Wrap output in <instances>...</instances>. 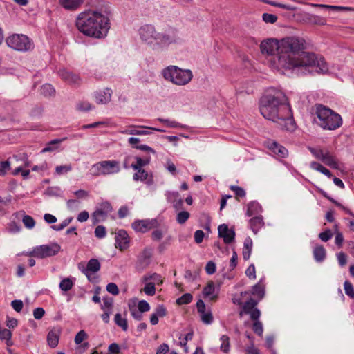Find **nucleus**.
<instances>
[{
    "label": "nucleus",
    "instance_id": "57",
    "mask_svg": "<svg viewBox=\"0 0 354 354\" xmlns=\"http://www.w3.org/2000/svg\"><path fill=\"white\" fill-rule=\"evenodd\" d=\"M10 169V162L8 160L0 162V176H3Z\"/></svg>",
    "mask_w": 354,
    "mask_h": 354
},
{
    "label": "nucleus",
    "instance_id": "46",
    "mask_svg": "<svg viewBox=\"0 0 354 354\" xmlns=\"http://www.w3.org/2000/svg\"><path fill=\"white\" fill-rule=\"evenodd\" d=\"M73 219V217H68L62 221L59 224L53 225L51 227L55 231H61L67 227L72 222Z\"/></svg>",
    "mask_w": 354,
    "mask_h": 354
},
{
    "label": "nucleus",
    "instance_id": "49",
    "mask_svg": "<svg viewBox=\"0 0 354 354\" xmlns=\"http://www.w3.org/2000/svg\"><path fill=\"white\" fill-rule=\"evenodd\" d=\"M155 230L151 234V238L153 241H160L164 234L166 232V229L154 228Z\"/></svg>",
    "mask_w": 354,
    "mask_h": 354
},
{
    "label": "nucleus",
    "instance_id": "21",
    "mask_svg": "<svg viewBox=\"0 0 354 354\" xmlns=\"http://www.w3.org/2000/svg\"><path fill=\"white\" fill-rule=\"evenodd\" d=\"M220 292V285L215 287L213 281H209L203 288V293L205 297L210 300H215L218 298Z\"/></svg>",
    "mask_w": 354,
    "mask_h": 354
},
{
    "label": "nucleus",
    "instance_id": "31",
    "mask_svg": "<svg viewBox=\"0 0 354 354\" xmlns=\"http://www.w3.org/2000/svg\"><path fill=\"white\" fill-rule=\"evenodd\" d=\"M115 324L120 327L123 331L128 330V323L126 317H122L120 313H116L114 316Z\"/></svg>",
    "mask_w": 354,
    "mask_h": 354
},
{
    "label": "nucleus",
    "instance_id": "9",
    "mask_svg": "<svg viewBox=\"0 0 354 354\" xmlns=\"http://www.w3.org/2000/svg\"><path fill=\"white\" fill-rule=\"evenodd\" d=\"M7 45L17 51L26 52L32 48L30 39L22 34H14L6 39Z\"/></svg>",
    "mask_w": 354,
    "mask_h": 354
},
{
    "label": "nucleus",
    "instance_id": "45",
    "mask_svg": "<svg viewBox=\"0 0 354 354\" xmlns=\"http://www.w3.org/2000/svg\"><path fill=\"white\" fill-rule=\"evenodd\" d=\"M145 286L144 287V292L149 296H153L156 293V288L154 283H151L150 281L145 282Z\"/></svg>",
    "mask_w": 354,
    "mask_h": 354
},
{
    "label": "nucleus",
    "instance_id": "55",
    "mask_svg": "<svg viewBox=\"0 0 354 354\" xmlns=\"http://www.w3.org/2000/svg\"><path fill=\"white\" fill-rule=\"evenodd\" d=\"M48 169V163L44 161L40 165H35L32 167V171L43 174Z\"/></svg>",
    "mask_w": 354,
    "mask_h": 354
},
{
    "label": "nucleus",
    "instance_id": "62",
    "mask_svg": "<svg viewBox=\"0 0 354 354\" xmlns=\"http://www.w3.org/2000/svg\"><path fill=\"white\" fill-rule=\"evenodd\" d=\"M333 237V232L330 230H326V231L321 232L319 234V238L324 242L328 241Z\"/></svg>",
    "mask_w": 354,
    "mask_h": 354
},
{
    "label": "nucleus",
    "instance_id": "47",
    "mask_svg": "<svg viewBox=\"0 0 354 354\" xmlns=\"http://www.w3.org/2000/svg\"><path fill=\"white\" fill-rule=\"evenodd\" d=\"M193 297L190 293H185L176 299L178 305L188 304L192 301Z\"/></svg>",
    "mask_w": 354,
    "mask_h": 354
},
{
    "label": "nucleus",
    "instance_id": "40",
    "mask_svg": "<svg viewBox=\"0 0 354 354\" xmlns=\"http://www.w3.org/2000/svg\"><path fill=\"white\" fill-rule=\"evenodd\" d=\"M11 337H12L11 331L8 329L3 328L0 326V339L6 340L7 345L11 346L12 345Z\"/></svg>",
    "mask_w": 354,
    "mask_h": 354
},
{
    "label": "nucleus",
    "instance_id": "34",
    "mask_svg": "<svg viewBox=\"0 0 354 354\" xmlns=\"http://www.w3.org/2000/svg\"><path fill=\"white\" fill-rule=\"evenodd\" d=\"M252 241L251 239L247 238L244 241V245L243 248V257L245 260H248L252 252Z\"/></svg>",
    "mask_w": 354,
    "mask_h": 354
},
{
    "label": "nucleus",
    "instance_id": "19",
    "mask_svg": "<svg viewBox=\"0 0 354 354\" xmlns=\"http://www.w3.org/2000/svg\"><path fill=\"white\" fill-rule=\"evenodd\" d=\"M129 245V239L128 234L124 230H119L115 234V247L120 250L128 248Z\"/></svg>",
    "mask_w": 354,
    "mask_h": 354
},
{
    "label": "nucleus",
    "instance_id": "22",
    "mask_svg": "<svg viewBox=\"0 0 354 354\" xmlns=\"http://www.w3.org/2000/svg\"><path fill=\"white\" fill-rule=\"evenodd\" d=\"M165 195L167 201L172 203L175 209H178L182 207L183 201L180 198L178 192L167 191Z\"/></svg>",
    "mask_w": 354,
    "mask_h": 354
},
{
    "label": "nucleus",
    "instance_id": "24",
    "mask_svg": "<svg viewBox=\"0 0 354 354\" xmlns=\"http://www.w3.org/2000/svg\"><path fill=\"white\" fill-rule=\"evenodd\" d=\"M85 0H59L60 5L67 10H76L81 7Z\"/></svg>",
    "mask_w": 354,
    "mask_h": 354
},
{
    "label": "nucleus",
    "instance_id": "53",
    "mask_svg": "<svg viewBox=\"0 0 354 354\" xmlns=\"http://www.w3.org/2000/svg\"><path fill=\"white\" fill-rule=\"evenodd\" d=\"M129 308L131 313V316L136 320H141L142 318V312L136 308L135 306L129 305Z\"/></svg>",
    "mask_w": 354,
    "mask_h": 354
},
{
    "label": "nucleus",
    "instance_id": "41",
    "mask_svg": "<svg viewBox=\"0 0 354 354\" xmlns=\"http://www.w3.org/2000/svg\"><path fill=\"white\" fill-rule=\"evenodd\" d=\"M310 5L314 8H326V9H328V10H334V11H342V10H346L349 9L347 7L330 6V5H326V4L310 3Z\"/></svg>",
    "mask_w": 354,
    "mask_h": 354
},
{
    "label": "nucleus",
    "instance_id": "32",
    "mask_svg": "<svg viewBox=\"0 0 354 354\" xmlns=\"http://www.w3.org/2000/svg\"><path fill=\"white\" fill-rule=\"evenodd\" d=\"M142 281H150L151 283H154L155 285L160 284L162 282L161 277L157 273L145 274L142 277Z\"/></svg>",
    "mask_w": 354,
    "mask_h": 354
},
{
    "label": "nucleus",
    "instance_id": "1",
    "mask_svg": "<svg viewBox=\"0 0 354 354\" xmlns=\"http://www.w3.org/2000/svg\"><path fill=\"white\" fill-rule=\"evenodd\" d=\"M304 48L302 39L289 37L281 39V55L278 56L279 64L297 75L312 73L313 68L318 73H326L328 66L324 57L304 51Z\"/></svg>",
    "mask_w": 354,
    "mask_h": 354
},
{
    "label": "nucleus",
    "instance_id": "60",
    "mask_svg": "<svg viewBox=\"0 0 354 354\" xmlns=\"http://www.w3.org/2000/svg\"><path fill=\"white\" fill-rule=\"evenodd\" d=\"M66 205L71 210H77L80 207V202L75 199H69L66 201Z\"/></svg>",
    "mask_w": 354,
    "mask_h": 354
},
{
    "label": "nucleus",
    "instance_id": "7",
    "mask_svg": "<svg viewBox=\"0 0 354 354\" xmlns=\"http://www.w3.org/2000/svg\"><path fill=\"white\" fill-rule=\"evenodd\" d=\"M120 163L118 160H102L92 165L91 172L93 176H109L120 171Z\"/></svg>",
    "mask_w": 354,
    "mask_h": 354
},
{
    "label": "nucleus",
    "instance_id": "5",
    "mask_svg": "<svg viewBox=\"0 0 354 354\" xmlns=\"http://www.w3.org/2000/svg\"><path fill=\"white\" fill-rule=\"evenodd\" d=\"M161 75L167 82L176 86H185L193 79V73L189 69H183L177 66L170 65L161 71Z\"/></svg>",
    "mask_w": 354,
    "mask_h": 354
},
{
    "label": "nucleus",
    "instance_id": "48",
    "mask_svg": "<svg viewBox=\"0 0 354 354\" xmlns=\"http://www.w3.org/2000/svg\"><path fill=\"white\" fill-rule=\"evenodd\" d=\"M72 167L71 165H64L57 166L55 168V174L57 176L65 174L71 171Z\"/></svg>",
    "mask_w": 354,
    "mask_h": 354
},
{
    "label": "nucleus",
    "instance_id": "28",
    "mask_svg": "<svg viewBox=\"0 0 354 354\" xmlns=\"http://www.w3.org/2000/svg\"><path fill=\"white\" fill-rule=\"evenodd\" d=\"M263 209L260 205L256 201H252L248 205L246 215L248 216H252L261 213Z\"/></svg>",
    "mask_w": 354,
    "mask_h": 354
},
{
    "label": "nucleus",
    "instance_id": "43",
    "mask_svg": "<svg viewBox=\"0 0 354 354\" xmlns=\"http://www.w3.org/2000/svg\"><path fill=\"white\" fill-rule=\"evenodd\" d=\"M22 223L24 226L29 230L32 229L35 226V221L29 215L24 214L22 217Z\"/></svg>",
    "mask_w": 354,
    "mask_h": 354
},
{
    "label": "nucleus",
    "instance_id": "6",
    "mask_svg": "<svg viewBox=\"0 0 354 354\" xmlns=\"http://www.w3.org/2000/svg\"><path fill=\"white\" fill-rule=\"evenodd\" d=\"M316 115L319 126L324 129L335 130L342 124L341 115L324 105L316 106Z\"/></svg>",
    "mask_w": 354,
    "mask_h": 354
},
{
    "label": "nucleus",
    "instance_id": "30",
    "mask_svg": "<svg viewBox=\"0 0 354 354\" xmlns=\"http://www.w3.org/2000/svg\"><path fill=\"white\" fill-rule=\"evenodd\" d=\"M75 279L73 277L64 278L59 284V288L62 291L67 292L72 289L75 285Z\"/></svg>",
    "mask_w": 354,
    "mask_h": 354
},
{
    "label": "nucleus",
    "instance_id": "10",
    "mask_svg": "<svg viewBox=\"0 0 354 354\" xmlns=\"http://www.w3.org/2000/svg\"><path fill=\"white\" fill-rule=\"evenodd\" d=\"M308 149L317 159L321 160L325 165L332 168H338V162L336 158L328 150L313 147H309Z\"/></svg>",
    "mask_w": 354,
    "mask_h": 354
},
{
    "label": "nucleus",
    "instance_id": "11",
    "mask_svg": "<svg viewBox=\"0 0 354 354\" xmlns=\"http://www.w3.org/2000/svg\"><path fill=\"white\" fill-rule=\"evenodd\" d=\"M267 149L269 154L277 160L286 158L289 155L288 150L276 140H267Z\"/></svg>",
    "mask_w": 354,
    "mask_h": 354
},
{
    "label": "nucleus",
    "instance_id": "50",
    "mask_svg": "<svg viewBox=\"0 0 354 354\" xmlns=\"http://www.w3.org/2000/svg\"><path fill=\"white\" fill-rule=\"evenodd\" d=\"M190 214L187 211H181L176 216V221L179 224H184L189 218Z\"/></svg>",
    "mask_w": 354,
    "mask_h": 354
},
{
    "label": "nucleus",
    "instance_id": "39",
    "mask_svg": "<svg viewBox=\"0 0 354 354\" xmlns=\"http://www.w3.org/2000/svg\"><path fill=\"white\" fill-rule=\"evenodd\" d=\"M220 341L221 342L220 350L223 353H227L230 350V337L227 335H221Z\"/></svg>",
    "mask_w": 354,
    "mask_h": 354
},
{
    "label": "nucleus",
    "instance_id": "56",
    "mask_svg": "<svg viewBox=\"0 0 354 354\" xmlns=\"http://www.w3.org/2000/svg\"><path fill=\"white\" fill-rule=\"evenodd\" d=\"M88 337V335L86 334V333L84 330H82L80 331H79L75 337V339H74V341H75V343L77 345L80 344L84 340H85L86 339H87Z\"/></svg>",
    "mask_w": 354,
    "mask_h": 354
},
{
    "label": "nucleus",
    "instance_id": "37",
    "mask_svg": "<svg viewBox=\"0 0 354 354\" xmlns=\"http://www.w3.org/2000/svg\"><path fill=\"white\" fill-rule=\"evenodd\" d=\"M252 294L259 299H262L263 297L264 286L261 284V280L252 287Z\"/></svg>",
    "mask_w": 354,
    "mask_h": 354
},
{
    "label": "nucleus",
    "instance_id": "33",
    "mask_svg": "<svg viewBox=\"0 0 354 354\" xmlns=\"http://www.w3.org/2000/svg\"><path fill=\"white\" fill-rule=\"evenodd\" d=\"M158 121L165 124L167 127L170 128H180V129H186L187 126L185 124H182L180 123L177 122L174 120H170L169 119H165L162 118H158L157 119Z\"/></svg>",
    "mask_w": 354,
    "mask_h": 354
},
{
    "label": "nucleus",
    "instance_id": "63",
    "mask_svg": "<svg viewBox=\"0 0 354 354\" xmlns=\"http://www.w3.org/2000/svg\"><path fill=\"white\" fill-rule=\"evenodd\" d=\"M138 309L142 313L148 312L150 310V306L147 301L141 300L138 302Z\"/></svg>",
    "mask_w": 354,
    "mask_h": 354
},
{
    "label": "nucleus",
    "instance_id": "25",
    "mask_svg": "<svg viewBox=\"0 0 354 354\" xmlns=\"http://www.w3.org/2000/svg\"><path fill=\"white\" fill-rule=\"evenodd\" d=\"M60 330L57 328H53L50 330L47 335V342L48 345L51 348H55L59 339Z\"/></svg>",
    "mask_w": 354,
    "mask_h": 354
},
{
    "label": "nucleus",
    "instance_id": "27",
    "mask_svg": "<svg viewBox=\"0 0 354 354\" xmlns=\"http://www.w3.org/2000/svg\"><path fill=\"white\" fill-rule=\"evenodd\" d=\"M250 225L253 232L257 234L264 225L263 216H254L250 220Z\"/></svg>",
    "mask_w": 354,
    "mask_h": 354
},
{
    "label": "nucleus",
    "instance_id": "54",
    "mask_svg": "<svg viewBox=\"0 0 354 354\" xmlns=\"http://www.w3.org/2000/svg\"><path fill=\"white\" fill-rule=\"evenodd\" d=\"M344 288L347 296L352 299L354 298V288L350 281H346L344 282Z\"/></svg>",
    "mask_w": 354,
    "mask_h": 354
},
{
    "label": "nucleus",
    "instance_id": "64",
    "mask_svg": "<svg viewBox=\"0 0 354 354\" xmlns=\"http://www.w3.org/2000/svg\"><path fill=\"white\" fill-rule=\"evenodd\" d=\"M11 306L16 312L19 313L21 311V310L23 308L24 304L21 300L15 299V300L12 301Z\"/></svg>",
    "mask_w": 354,
    "mask_h": 354
},
{
    "label": "nucleus",
    "instance_id": "12",
    "mask_svg": "<svg viewBox=\"0 0 354 354\" xmlns=\"http://www.w3.org/2000/svg\"><path fill=\"white\" fill-rule=\"evenodd\" d=\"M160 223L157 218L137 220L132 223V228L137 232L145 233L151 229L157 228Z\"/></svg>",
    "mask_w": 354,
    "mask_h": 354
},
{
    "label": "nucleus",
    "instance_id": "59",
    "mask_svg": "<svg viewBox=\"0 0 354 354\" xmlns=\"http://www.w3.org/2000/svg\"><path fill=\"white\" fill-rule=\"evenodd\" d=\"M230 188L234 192L237 197H245V192L243 188L236 185H231Z\"/></svg>",
    "mask_w": 354,
    "mask_h": 354
},
{
    "label": "nucleus",
    "instance_id": "16",
    "mask_svg": "<svg viewBox=\"0 0 354 354\" xmlns=\"http://www.w3.org/2000/svg\"><path fill=\"white\" fill-rule=\"evenodd\" d=\"M196 308L200 314L202 322L205 324H210L213 322V316L210 310H206L204 301L201 299L198 300Z\"/></svg>",
    "mask_w": 354,
    "mask_h": 354
},
{
    "label": "nucleus",
    "instance_id": "52",
    "mask_svg": "<svg viewBox=\"0 0 354 354\" xmlns=\"http://www.w3.org/2000/svg\"><path fill=\"white\" fill-rule=\"evenodd\" d=\"M65 138H64L63 140H59V139H55L52 141H50L47 145L46 147H45L42 150H41V153H46V152H48V151H54L55 149H56V147H55V145L56 144H58V143H60L62 142V140H64Z\"/></svg>",
    "mask_w": 354,
    "mask_h": 354
},
{
    "label": "nucleus",
    "instance_id": "26",
    "mask_svg": "<svg viewBox=\"0 0 354 354\" xmlns=\"http://www.w3.org/2000/svg\"><path fill=\"white\" fill-rule=\"evenodd\" d=\"M275 52L281 55V41L274 39H267V55H273Z\"/></svg>",
    "mask_w": 354,
    "mask_h": 354
},
{
    "label": "nucleus",
    "instance_id": "35",
    "mask_svg": "<svg viewBox=\"0 0 354 354\" xmlns=\"http://www.w3.org/2000/svg\"><path fill=\"white\" fill-rule=\"evenodd\" d=\"M136 163L131 165V168L134 170L142 169V167L148 165L150 162L151 158L146 157L145 158H141L140 157H136Z\"/></svg>",
    "mask_w": 354,
    "mask_h": 354
},
{
    "label": "nucleus",
    "instance_id": "14",
    "mask_svg": "<svg viewBox=\"0 0 354 354\" xmlns=\"http://www.w3.org/2000/svg\"><path fill=\"white\" fill-rule=\"evenodd\" d=\"M112 207L109 202L105 201L100 203L99 207L92 214L91 218L93 223L97 224L104 221L107 215L112 212Z\"/></svg>",
    "mask_w": 354,
    "mask_h": 354
},
{
    "label": "nucleus",
    "instance_id": "38",
    "mask_svg": "<svg viewBox=\"0 0 354 354\" xmlns=\"http://www.w3.org/2000/svg\"><path fill=\"white\" fill-rule=\"evenodd\" d=\"M113 299L109 297H104L102 298V304H101V309L103 311H113Z\"/></svg>",
    "mask_w": 354,
    "mask_h": 354
},
{
    "label": "nucleus",
    "instance_id": "61",
    "mask_svg": "<svg viewBox=\"0 0 354 354\" xmlns=\"http://www.w3.org/2000/svg\"><path fill=\"white\" fill-rule=\"evenodd\" d=\"M106 290L113 295H118L119 294V290L117 285L115 283H109L106 285Z\"/></svg>",
    "mask_w": 354,
    "mask_h": 354
},
{
    "label": "nucleus",
    "instance_id": "23",
    "mask_svg": "<svg viewBox=\"0 0 354 354\" xmlns=\"http://www.w3.org/2000/svg\"><path fill=\"white\" fill-rule=\"evenodd\" d=\"M58 75L64 81L68 84H75L80 82V77L78 75L73 74L64 68L60 69L58 71Z\"/></svg>",
    "mask_w": 354,
    "mask_h": 354
},
{
    "label": "nucleus",
    "instance_id": "29",
    "mask_svg": "<svg viewBox=\"0 0 354 354\" xmlns=\"http://www.w3.org/2000/svg\"><path fill=\"white\" fill-rule=\"evenodd\" d=\"M313 257L317 262H322L326 258L325 248L322 245H316L313 249Z\"/></svg>",
    "mask_w": 354,
    "mask_h": 354
},
{
    "label": "nucleus",
    "instance_id": "8",
    "mask_svg": "<svg viewBox=\"0 0 354 354\" xmlns=\"http://www.w3.org/2000/svg\"><path fill=\"white\" fill-rule=\"evenodd\" d=\"M60 250L61 246L57 243L53 242L34 247L24 254L37 259H45L55 256Z\"/></svg>",
    "mask_w": 354,
    "mask_h": 354
},
{
    "label": "nucleus",
    "instance_id": "44",
    "mask_svg": "<svg viewBox=\"0 0 354 354\" xmlns=\"http://www.w3.org/2000/svg\"><path fill=\"white\" fill-rule=\"evenodd\" d=\"M308 20L311 24L315 25L324 26L326 24V20L317 15H310Z\"/></svg>",
    "mask_w": 354,
    "mask_h": 354
},
{
    "label": "nucleus",
    "instance_id": "2",
    "mask_svg": "<svg viewBox=\"0 0 354 354\" xmlns=\"http://www.w3.org/2000/svg\"><path fill=\"white\" fill-rule=\"evenodd\" d=\"M267 120L277 124L283 131L293 132L297 129L287 97L281 91L274 87L267 88Z\"/></svg>",
    "mask_w": 354,
    "mask_h": 354
},
{
    "label": "nucleus",
    "instance_id": "20",
    "mask_svg": "<svg viewBox=\"0 0 354 354\" xmlns=\"http://www.w3.org/2000/svg\"><path fill=\"white\" fill-rule=\"evenodd\" d=\"M112 91L109 88H106L102 91H97L94 93V98L97 104H106L111 100Z\"/></svg>",
    "mask_w": 354,
    "mask_h": 354
},
{
    "label": "nucleus",
    "instance_id": "36",
    "mask_svg": "<svg viewBox=\"0 0 354 354\" xmlns=\"http://www.w3.org/2000/svg\"><path fill=\"white\" fill-rule=\"evenodd\" d=\"M257 303L253 299H250L247 301L243 306V310L241 311L240 315L249 314L252 311L253 309L255 308Z\"/></svg>",
    "mask_w": 354,
    "mask_h": 354
},
{
    "label": "nucleus",
    "instance_id": "18",
    "mask_svg": "<svg viewBox=\"0 0 354 354\" xmlns=\"http://www.w3.org/2000/svg\"><path fill=\"white\" fill-rule=\"evenodd\" d=\"M218 231L219 237L222 238L225 243H230L234 241L235 232L232 229L228 228L227 225H220Z\"/></svg>",
    "mask_w": 354,
    "mask_h": 354
},
{
    "label": "nucleus",
    "instance_id": "51",
    "mask_svg": "<svg viewBox=\"0 0 354 354\" xmlns=\"http://www.w3.org/2000/svg\"><path fill=\"white\" fill-rule=\"evenodd\" d=\"M55 91L53 86L49 84H45L41 88V93L45 96H50L54 94Z\"/></svg>",
    "mask_w": 354,
    "mask_h": 354
},
{
    "label": "nucleus",
    "instance_id": "42",
    "mask_svg": "<svg viewBox=\"0 0 354 354\" xmlns=\"http://www.w3.org/2000/svg\"><path fill=\"white\" fill-rule=\"evenodd\" d=\"M92 104L86 100H82L77 103L76 109L80 111H88L93 109Z\"/></svg>",
    "mask_w": 354,
    "mask_h": 354
},
{
    "label": "nucleus",
    "instance_id": "3",
    "mask_svg": "<svg viewBox=\"0 0 354 354\" xmlns=\"http://www.w3.org/2000/svg\"><path fill=\"white\" fill-rule=\"evenodd\" d=\"M75 26L86 37L104 39L110 29L109 12L104 6L86 9L77 15Z\"/></svg>",
    "mask_w": 354,
    "mask_h": 354
},
{
    "label": "nucleus",
    "instance_id": "13",
    "mask_svg": "<svg viewBox=\"0 0 354 354\" xmlns=\"http://www.w3.org/2000/svg\"><path fill=\"white\" fill-rule=\"evenodd\" d=\"M148 129L158 132H165V130L156 127L137 125H130L126 129L121 130L120 132L125 135L147 136L151 134Z\"/></svg>",
    "mask_w": 354,
    "mask_h": 354
},
{
    "label": "nucleus",
    "instance_id": "4",
    "mask_svg": "<svg viewBox=\"0 0 354 354\" xmlns=\"http://www.w3.org/2000/svg\"><path fill=\"white\" fill-rule=\"evenodd\" d=\"M138 36L143 45L154 51L167 50L170 45L179 41L176 29L169 28L160 32L151 24L141 25L138 29Z\"/></svg>",
    "mask_w": 354,
    "mask_h": 354
},
{
    "label": "nucleus",
    "instance_id": "15",
    "mask_svg": "<svg viewBox=\"0 0 354 354\" xmlns=\"http://www.w3.org/2000/svg\"><path fill=\"white\" fill-rule=\"evenodd\" d=\"M100 269V263L96 259H90L86 267L79 266V270L86 276L90 281L93 280L92 275L97 272Z\"/></svg>",
    "mask_w": 354,
    "mask_h": 354
},
{
    "label": "nucleus",
    "instance_id": "17",
    "mask_svg": "<svg viewBox=\"0 0 354 354\" xmlns=\"http://www.w3.org/2000/svg\"><path fill=\"white\" fill-rule=\"evenodd\" d=\"M136 172L133 176L134 181L144 182L147 186L153 185L154 180L152 173L148 172L144 169H136Z\"/></svg>",
    "mask_w": 354,
    "mask_h": 354
},
{
    "label": "nucleus",
    "instance_id": "58",
    "mask_svg": "<svg viewBox=\"0 0 354 354\" xmlns=\"http://www.w3.org/2000/svg\"><path fill=\"white\" fill-rule=\"evenodd\" d=\"M94 233H95V236L97 238L102 239V238L105 237V236L106 234V230L104 226L98 225L95 228Z\"/></svg>",
    "mask_w": 354,
    "mask_h": 354
}]
</instances>
